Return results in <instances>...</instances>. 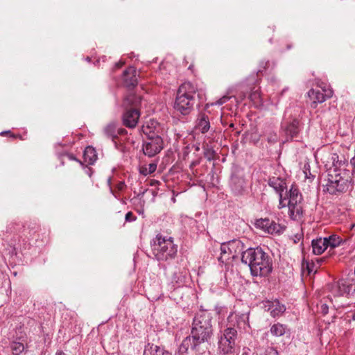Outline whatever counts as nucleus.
I'll return each mask as SVG.
<instances>
[{"label":"nucleus","instance_id":"obj_17","mask_svg":"<svg viewBox=\"0 0 355 355\" xmlns=\"http://www.w3.org/2000/svg\"><path fill=\"white\" fill-rule=\"evenodd\" d=\"M188 271L185 268H176L171 277V283L174 287L183 286L187 279Z\"/></svg>","mask_w":355,"mask_h":355},{"label":"nucleus","instance_id":"obj_32","mask_svg":"<svg viewBox=\"0 0 355 355\" xmlns=\"http://www.w3.org/2000/svg\"><path fill=\"white\" fill-rule=\"evenodd\" d=\"M303 173L306 179H313L314 176L311 173L310 165L308 162L304 163Z\"/></svg>","mask_w":355,"mask_h":355},{"label":"nucleus","instance_id":"obj_3","mask_svg":"<svg viewBox=\"0 0 355 355\" xmlns=\"http://www.w3.org/2000/svg\"><path fill=\"white\" fill-rule=\"evenodd\" d=\"M152 250L158 261H168L173 259L178 251L171 236L157 234L151 242Z\"/></svg>","mask_w":355,"mask_h":355},{"label":"nucleus","instance_id":"obj_5","mask_svg":"<svg viewBox=\"0 0 355 355\" xmlns=\"http://www.w3.org/2000/svg\"><path fill=\"white\" fill-rule=\"evenodd\" d=\"M349 186L347 172L342 170L329 169L323 191L330 194H338L346 191Z\"/></svg>","mask_w":355,"mask_h":355},{"label":"nucleus","instance_id":"obj_37","mask_svg":"<svg viewBox=\"0 0 355 355\" xmlns=\"http://www.w3.org/2000/svg\"><path fill=\"white\" fill-rule=\"evenodd\" d=\"M265 355H278V352L274 348H269L266 351Z\"/></svg>","mask_w":355,"mask_h":355},{"label":"nucleus","instance_id":"obj_4","mask_svg":"<svg viewBox=\"0 0 355 355\" xmlns=\"http://www.w3.org/2000/svg\"><path fill=\"white\" fill-rule=\"evenodd\" d=\"M196 91L197 88L193 83H182L178 90L174 108L184 115L189 114L194 105L193 96Z\"/></svg>","mask_w":355,"mask_h":355},{"label":"nucleus","instance_id":"obj_24","mask_svg":"<svg viewBox=\"0 0 355 355\" xmlns=\"http://www.w3.org/2000/svg\"><path fill=\"white\" fill-rule=\"evenodd\" d=\"M83 157L85 163L89 165L93 164L97 159L95 149L93 147L87 146L84 151Z\"/></svg>","mask_w":355,"mask_h":355},{"label":"nucleus","instance_id":"obj_25","mask_svg":"<svg viewBox=\"0 0 355 355\" xmlns=\"http://www.w3.org/2000/svg\"><path fill=\"white\" fill-rule=\"evenodd\" d=\"M231 187L235 193H240L244 188V180L242 178L232 176L231 179Z\"/></svg>","mask_w":355,"mask_h":355},{"label":"nucleus","instance_id":"obj_19","mask_svg":"<svg viewBox=\"0 0 355 355\" xmlns=\"http://www.w3.org/2000/svg\"><path fill=\"white\" fill-rule=\"evenodd\" d=\"M142 131L144 134L148 137V138L156 137V135H159L160 131L159 123L154 119H150L149 121H146L144 125H142Z\"/></svg>","mask_w":355,"mask_h":355},{"label":"nucleus","instance_id":"obj_39","mask_svg":"<svg viewBox=\"0 0 355 355\" xmlns=\"http://www.w3.org/2000/svg\"><path fill=\"white\" fill-rule=\"evenodd\" d=\"M55 355H67L64 352L62 351H58L55 354Z\"/></svg>","mask_w":355,"mask_h":355},{"label":"nucleus","instance_id":"obj_11","mask_svg":"<svg viewBox=\"0 0 355 355\" xmlns=\"http://www.w3.org/2000/svg\"><path fill=\"white\" fill-rule=\"evenodd\" d=\"M254 225L257 228L262 230L268 234H280L284 230V227L275 223L269 218H260L256 220Z\"/></svg>","mask_w":355,"mask_h":355},{"label":"nucleus","instance_id":"obj_35","mask_svg":"<svg viewBox=\"0 0 355 355\" xmlns=\"http://www.w3.org/2000/svg\"><path fill=\"white\" fill-rule=\"evenodd\" d=\"M250 98L252 101L258 103L259 101L260 96L258 93L254 92L250 94Z\"/></svg>","mask_w":355,"mask_h":355},{"label":"nucleus","instance_id":"obj_15","mask_svg":"<svg viewBox=\"0 0 355 355\" xmlns=\"http://www.w3.org/2000/svg\"><path fill=\"white\" fill-rule=\"evenodd\" d=\"M322 89L323 92L314 89H310L308 92L309 98L313 100L314 104L323 103L333 96V91L331 89L324 87Z\"/></svg>","mask_w":355,"mask_h":355},{"label":"nucleus","instance_id":"obj_2","mask_svg":"<svg viewBox=\"0 0 355 355\" xmlns=\"http://www.w3.org/2000/svg\"><path fill=\"white\" fill-rule=\"evenodd\" d=\"M213 335L211 318L207 312L198 313L193 320L191 336L200 345L208 342Z\"/></svg>","mask_w":355,"mask_h":355},{"label":"nucleus","instance_id":"obj_30","mask_svg":"<svg viewBox=\"0 0 355 355\" xmlns=\"http://www.w3.org/2000/svg\"><path fill=\"white\" fill-rule=\"evenodd\" d=\"M330 159L332 163V167H331L329 169H337V170H341L339 168L342 165L345 164V162L343 160L339 159V156L336 153H333L331 155Z\"/></svg>","mask_w":355,"mask_h":355},{"label":"nucleus","instance_id":"obj_13","mask_svg":"<svg viewBox=\"0 0 355 355\" xmlns=\"http://www.w3.org/2000/svg\"><path fill=\"white\" fill-rule=\"evenodd\" d=\"M268 184L270 187H272L274 190L279 194V208L282 209L286 207L287 199L286 198H283L282 196V192L286 188V182L284 180L277 177H272L269 179Z\"/></svg>","mask_w":355,"mask_h":355},{"label":"nucleus","instance_id":"obj_14","mask_svg":"<svg viewBox=\"0 0 355 355\" xmlns=\"http://www.w3.org/2000/svg\"><path fill=\"white\" fill-rule=\"evenodd\" d=\"M189 350L199 353L200 351V345L196 343L191 336L186 337L180 344L178 348V355H187Z\"/></svg>","mask_w":355,"mask_h":355},{"label":"nucleus","instance_id":"obj_43","mask_svg":"<svg viewBox=\"0 0 355 355\" xmlns=\"http://www.w3.org/2000/svg\"><path fill=\"white\" fill-rule=\"evenodd\" d=\"M352 228L355 230V224L352 226Z\"/></svg>","mask_w":355,"mask_h":355},{"label":"nucleus","instance_id":"obj_41","mask_svg":"<svg viewBox=\"0 0 355 355\" xmlns=\"http://www.w3.org/2000/svg\"><path fill=\"white\" fill-rule=\"evenodd\" d=\"M230 128H233L234 127V123H231V124L230 125Z\"/></svg>","mask_w":355,"mask_h":355},{"label":"nucleus","instance_id":"obj_27","mask_svg":"<svg viewBox=\"0 0 355 355\" xmlns=\"http://www.w3.org/2000/svg\"><path fill=\"white\" fill-rule=\"evenodd\" d=\"M299 122L297 120L294 119L289 125L286 127V133L290 135L291 137L295 136L299 131Z\"/></svg>","mask_w":355,"mask_h":355},{"label":"nucleus","instance_id":"obj_38","mask_svg":"<svg viewBox=\"0 0 355 355\" xmlns=\"http://www.w3.org/2000/svg\"><path fill=\"white\" fill-rule=\"evenodd\" d=\"M321 309H322V311L324 313H327V310H328V307L326 304H322L321 306Z\"/></svg>","mask_w":355,"mask_h":355},{"label":"nucleus","instance_id":"obj_36","mask_svg":"<svg viewBox=\"0 0 355 355\" xmlns=\"http://www.w3.org/2000/svg\"><path fill=\"white\" fill-rule=\"evenodd\" d=\"M125 220L128 222L133 221L136 219V218L133 216V214L131 211H129L125 214Z\"/></svg>","mask_w":355,"mask_h":355},{"label":"nucleus","instance_id":"obj_26","mask_svg":"<svg viewBox=\"0 0 355 355\" xmlns=\"http://www.w3.org/2000/svg\"><path fill=\"white\" fill-rule=\"evenodd\" d=\"M286 330V327L285 325L280 324V323H276L274 324L270 327V333L274 336H282L285 334Z\"/></svg>","mask_w":355,"mask_h":355},{"label":"nucleus","instance_id":"obj_28","mask_svg":"<svg viewBox=\"0 0 355 355\" xmlns=\"http://www.w3.org/2000/svg\"><path fill=\"white\" fill-rule=\"evenodd\" d=\"M324 239H326L327 241V248L331 247L332 248H334L337 246H339L343 242V240L336 234H333L331 236H329V237H324Z\"/></svg>","mask_w":355,"mask_h":355},{"label":"nucleus","instance_id":"obj_6","mask_svg":"<svg viewBox=\"0 0 355 355\" xmlns=\"http://www.w3.org/2000/svg\"><path fill=\"white\" fill-rule=\"evenodd\" d=\"M285 198L287 199L286 207L288 208L290 218L294 220H300L303 216L302 196L298 189L293 185Z\"/></svg>","mask_w":355,"mask_h":355},{"label":"nucleus","instance_id":"obj_16","mask_svg":"<svg viewBox=\"0 0 355 355\" xmlns=\"http://www.w3.org/2000/svg\"><path fill=\"white\" fill-rule=\"evenodd\" d=\"M266 311L270 312L271 316L275 318L281 315L285 311L286 307L278 300L266 301L263 303Z\"/></svg>","mask_w":355,"mask_h":355},{"label":"nucleus","instance_id":"obj_12","mask_svg":"<svg viewBox=\"0 0 355 355\" xmlns=\"http://www.w3.org/2000/svg\"><path fill=\"white\" fill-rule=\"evenodd\" d=\"M249 327L248 315L247 313H231L227 318V327H237L239 329H246Z\"/></svg>","mask_w":355,"mask_h":355},{"label":"nucleus","instance_id":"obj_23","mask_svg":"<svg viewBox=\"0 0 355 355\" xmlns=\"http://www.w3.org/2000/svg\"><path fill=\"white\" fill-rule=\"evenodd\" d=\"M327 240L320 238L312 241L313 252L315 254H321L327 248Z\"/></svg>","mask_w":355,"mask_h":355},{"label":"nucleus","instance_id":"obj_44","mask_svg":"<svg viewBox=\"0 0 355 355\" xmlns=\"http://www.w3.org/2000/svg\"><path fill=\"white\" fill-rule=\"evenodd\" d=\"M354 320H355V314H354Z\"/></svg>","mask_w":355,"mask_h":355},{"label":"nucleus","instance_id":"obj_7","mask_svg":"<svg viewBox=\"0 0 355 355\" xmlns=\"http://www.w3.org/2000/svg\"><path fill=\"white\" fill-rule=\"evenodd\" d=\"M140 103V98L135 94L128 95L124 100L123 105L125 107L134 106V108L127 109L123 115V125L128 128H135L139 121L140 113L136 108Z\"/></svg>","mask_w":355,"mask_h":355},{"label":"nucleus","instance_id":"obj_1","mask_svg":"<svg viewBox=\"0 0 355 355\" xmlns=\"http://www.w3.org/2000/svg\"><path fill=\"white\" fill-rule=\"evenodd\" d=\"M241 261L250 267L253 276H267L272 269V259L259 247L248 248L244 251Z\"/></svg>","mask_w":355,"mask_h":355},{"label":"nucleus","instance_id":"obj_29","mask_svg":"<svg viewBox=\"0 0 355 355\" xmlns=\"http://www.w3.org/2000/svg\"><path fill=\"white\" fill-rule=\"evenodd\" d=\"M10 349L13 355H20L24 350L23 343L13 341L10 343Z\"/></svg>","mask_w":355,"mask_h":355},{"label":"nucleus","instance_id":"obj_20","mask_svg":"<svg viewBox=\"0 0 355 355\" xmlns=\"http://www.w3.org/2000/svg\"><path fill=\"white\" fill-rule=\"evenodd\" d=\"M124 82L128 87H134L137 84V71L135 67H130L124 72Z\"/></svg>","mask_w":355,"mask_h":355},{"label":"nucleus","instance_id":"obj_31","mask_svg":"<svg viewBox=\"0 0 355 355\" xmlns=\"http://www.w3.org/2000/svg\"><path fill=\"white\" fill-rule=\"evenodd\" d=\"M157 169V164L150 163L148 165L144 166L140 169V173L144 175H148L154 173Z\"/></svg>","mask_w":355,"mask_h":355},{"label":"nucleus","instance_id":"obj_8","mask_svg":"<svg viewBox=\"0 0 355 355\" xmlns=\"http://www.w3.org/2000/svg\"><path fill=\"white\" fill-rule=\"evenodd\" d=\"M237 331L233 327L224 329L218 340V349L223 354H231L234 352L235 341Z\"/></svg>","mask_w":355,"mask_h":355},{"label":"nucleus","instance_id":"obj_42","mask_svg":"<svg viewBox=\"0 0 355 355\" xmlns=\"http://www.w3.org/2000/svg\"><path fill=\"white\" fill-rule=\"evenodd\" d=\"M123 186V183H121L120 185V189H121Z\"/></svg>","mask_w":355,"mask_h":355},{"label":"nucleus","instance_id":"obj_18","mask_svg":"<svg viewBox=\"0 0 355 355\" xmlns=\"http://www.w3.org/2000/svg\"><path fill=\"white\" fill-rule=\"evenodd\" d=\"M126 132V130L121 128H117L115 123L112 122L108 123L103 129L105 136L114 141V139L119 135H123Z\"/></svg>","mask_w":355,"mask_h":355},{"label":"nucleus","instance_id":"obj_34","mask_svg":"<svg viewBox=\"0 0 355 355\" xmlns=\"http://www.w3.org/2000/svg\"><path fill=\"white\" fill-rule=\"evenodd\" d=\"M230 97L228 96H223L220 98H219L215 103H213L212 105H221L224 103H225L227 101L230 100Z\"/></svg>","mask_w":355,"mask_h":355},{"label":"nucleus","instance_id":"obj_21","mask_svg":"<svg viewBox=\"0 0 355 355\" xmlns=\"http://www.w3.org/2000/svg\"><path fill=\"white\" fill-rule=\"evenodd\" d=\"M196 128L205 134L210 129V122L209 117L205 114H200L197 119Z\"/></svg>","mask_w":355,"mask_h":355},{"label":"nucleus","instance_id":"obj_40","mask_svg":"<svg viewBox=\"0 0 355 355\" xmlns=\"http://www.w3.org/2000/svg\"><path fill=\"white\" fill-rule=\"evenodd\" d=\"M123 64V62H119V63L116 64V66L117 67H121Z\"/></svg>","mask_w":355,"mask_h":355},{"label":"nucleus","instance_id":"obj_10","mask_svg":"<svg viewBox=\"0 0 355 355\" xmlns=\"http://www.w3.org/2000/svg\"><path fill=\"white\" fill-rule=\"evenodd\" d=\"M148 139L144 144L143 151L148 157H153L163 148V140L158 135H156V137H148Z\"/></svg>","mask_w":355,"mask_h":355},{"label":"nucleus","instance_id":"obj_9","mask_svg":"<svg viewBox=\"0 0 355 355\" xmlns=\"http://www.w3.org/2000/svg\"><path fill=\"white\" fill-rule=\"evenodd\" d=\"M241 250V242L232 241L222 243L220 245V256L218 260L222 263L234 259Z\"/></svg>","mask_w":355,"mask_h":355},{"label":"nucleus","instance_id":"obj_22","mask_svg":"<svg viewBox=\"0 0 355 355\" xmlns=\"http://www.w3.org/2000/svg\"><path fill=\"white\" fill-rule=\"evenodd\" d=\"M144 355H172L157 345L148 344L145 347Z\"/></svg>","mask_w":355,"mask_h":355},{"label":"nucleus","instance_id":"obj_33","mask_svg":"<svg viewBox=\"0 0 355 355\" xmlns=\"http://www.w3.org/2000/svg\"><path fill=\"white\" fill-rule=\"evenodd\" d=\"M338 286L341 291V294L349 293L352 288V287L349 285H347L345 282H339Z\"/></svg>","mask_w":355,"mask_h":355}]
</instances>
